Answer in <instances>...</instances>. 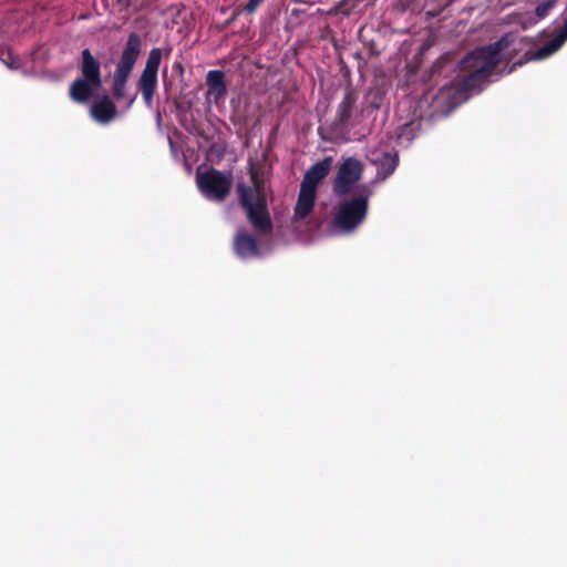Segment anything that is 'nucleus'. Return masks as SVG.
I'll return each instance as SVG.
<instances>
[{
	"label": "nucleus",
	"instance_id": "16",
	"mask_svg": "<svg viewBox=\"0 0 567 567\" xmlns=\"http://www.w3.org/2000/svg\"><path fill=\"white\" fill-rule=\"evenodd\" d=\"M317 193L300 187L297 203L293 209V220H303L313 210Z\"/></svg>",
	"mask_w": 567,
	"mask_h": 567
},
{
	"label": "nucleus",
	"instance_id": "3",
	"mask_svg": "<svg viewBox=\"0 0 567 567\" xmlns=\"http://www.w3.org/2000/svg\"><path fill=\"white\" fill-rule=\"evenodd\" d=\"M250 179L251 185L244 182H238L236 185L239 205L246 212L247 219L255 230L261 235H269L272 233V221L264 194V183L252 165Z\"/></svg>",
	"mask_w": 567,
	"mask_h": 567
},
{
	"label": "nucleus",
	"instance_id": "2",
	"mask_svg": "<svg viewBox=\"0 0 567 567\" xmlns=\"http://www.w3.org/2000/svg\"><path fill=\"white\" fill-rule=\"evenodd\" d=\"M250 179L251 185L244 182H238L236 185L239 205L246 212L247 219L255 230L261 235H269L272 233V221L264 194V183L252 165Z\"/></svg>",
	"mask_w": 567,
	"mask_h": 567
},
{
	"label": "nucleus",
	"instance_id": "22",
	"mask_svg": "<svg viewBox=\"0 0 567 567\" xmlns=\"http://www.w3.org/2000/svg\"><path fill=\"white\" fill-rule=\"evenodd\" d=\"M369 49H370V55H379V51H377L374 42H370Z\"/></svg>",
	"mask_w": 567,
	"mask_h": 567
},
{
	"label": "nucleus",
	"instance_id": "23",
	"mask_svg": "<svg viewBox=\"0 0 567 567\" xmlns=\"http://www.w3.org/2000/svg\"><path fill=\"white\" fill-rule=\"evenodd\" d=\"M6 63L8 64V66L10 69H17L18 68V65H14L13 62H11V63L6 62Z\"/></svg>",
	"mask_w": 567,
	"mask_h": 567
},
{
	"label": "nucleus",
	"instance_id": "15",
	"mask_svg": "<svg viewBox=\"0 0 567 567\" xmlns=\"http://www.w3.org/2000/svg\"><path fill=\"white\" fill-rule=\"evenodd\" d=\"M117 114L116 105L112 102V100L104 95L99 101L92 104L91 106V115L92 117L102 124H106L115 118Z\"/></svg>",
	"mask_w": 567,
	"mask_h": 567
},
{
	"label": "nucleus",
	"instance_id": "20",
	"mask_svg": "<svg viewBox=\"0 0 567 567\" xmlns=\"http://www.w3.org/2000/svg\"><path fill=\"white\" fill-rule=\"evenodd\" d=\"M353 8H354L353 0H341L337 4L336 10L338 13L349 16L351 13V11L353 10Z\"/></svg>",
	"mask_w": 567,
	"mask_h": 567
},
{
	"label": "nucleus",
	"instance_id": "11",
	"mask_svg": "<svg viewBox=\"0 0 567 567\" xmlns=\"http://www.w3.org/2000/svg\"><path fill=\"white\" fill-rule=\"evenodd\" d=\"M332 157H324L322 161L313 164L305 174L300 187L317 193V187L330 173Z\"/></svg>",
	"mask_w": 567,
	"mask_h": 567
},
{
	"label": "nucleus",
	"instance_id": "10",
	"mask_svg": "<svg viewBox=\"0 0 567 567\" xmlns=\"http://www.w3.org/2000/svg\"><path fill=\"white\" fill-rule=\"evenodd\" d=\"M368 158L377 166V176L381 179L390 177L399 165V154L394 150L375 148Z\"/></svg>",
	"mask_w": 567,
	"mask_h": 567
},
{
	"label": "nucleus",
	"instance_id": "17",
	"mask_svg": "<svg viewBox=\"0 0 567 567\" xmlns=\"http://www.w3.org/2000/svg\"><path fill=\"white\" fill-rule=\"evenodd\" d=\"M97 89L89 80L78 78L71 83L69 94L74 102L86 103Z\"/></svg>",
	"mask_w": 567,
	"mask_h": 567
},
{
	"label": "nucleus",
	"instance_id": "9",
	"mask_svg": "<svg viewBox=\"0 0 567 567\" xmlns=\"http://www.w3.org/2000/svg\"><path fill=\"white\" fill-rule=\"evenodd\" d=\"M359 99L358 91L351 85L344 87L342 100L338 104L333 125L337 128H346L352 126L351 120L358 111L357 102Z\"/></svg>",
	"mask_w": 567,
	"mask_h": 567
},
{
	"label": "nucleus",
	"instance_id": "7",
	"mask_svg": "<svg viewBox=\"0 0 567 567\" xmlns=\"http://www.w3.org/2000/svg\"><path fill=\"white\" fill-rule=\"evenodd\" d=\"M163 51L161 48H153L146 60L145 66L137 81V89L142 93L144 103L152 107L154 94L158 83V69L162 61Z\"/></svg>",
	"mask_w": 567,
	"mask_h": 567
},
{
	"label": "nucleus",
	"instance_id": "4",
	"mask_svg": "<svg viewBox=\"0 0 567 567\" xmlns=\"http://www.w3.org/2000/svg\"><path fill=\"white\" fill-rule=\"evenodd\" d=\"M370 192L355 193L350 199L338 204L331 223L332 229L339 234L354 231L365 219L369 209Z\"/></svg>",
	"mask_w": 567,
	"mask_h": 567
},
{
	"label": "nucleus",
	"instance_id": "5",
	"mask_svg": "<svg viewBox=\"0 0 567 567\" xmlns=\"http://www.w3.org/2000/svg\"><path fill=\"white\" fill-rule=\"evenodd\" d=\"M141 48V35L136 32H131L113 76V95L116 100H122L125 96L126 82L140 56Z\"/></svg>",
	"mask_w": 567,
	"mask_h": 567
},
{
	"label": "nucleus",
	"instance_id": "8",
	"mask_svg": "<svg viewBox=\"0 0 567 567\" xmlns=\"http://www.w3.org/2000/svg\"><path fill=\"white\" fill-rule=\"evenodd\" d=\"M363 173L362 163L354 158H346L339 166L332 181L333 194L338 197L350 194L354 185L361 179Z\"/></svg>",
	"mask_w": 567,
	"mask_h": 567
},
{
	"label": "nucleus",
	"instance_id": "12",
	"mask_svg": "<svg viewBox=\"0 0 567 567\" xmlns=\"http://www.w3.org/2000/svg\"><path fill=\"white\" fill-rule=\"evenodd\" d=\"M80 70L83 79L90 81L95 87L102 86L101 62L91 53L89 49L81 52Z\"/></svg>",
	"mask_w": 567,
	"mask_h": 567
},
{
	"label": "nucleus",
	"instance_id": "13",
	"mask_svg": "<svg viewBox=\"0 0 567 567\" xmlns=\"http://www.w3.org/2000/svg\"><path fill=\"white\" fill-rule=\"evenodd\" d=\"M207 99L218 104L227 95L225 73L221 70H210L206 75Z\"/></svg>",
	"mask_w": 567,
	"mask_h": 567
},
{
	"label": "nucleus",
	"instance_id": "21",
	"mask_svg": "<svg viewBox=\"0 0 567 567\" xmlns=\"http://www.w3.org/2000/svg\"><path fill=\"white\" fill-rule=\"evenodd\" d=\"M265 0H248V2L244 7V11L247 13H254L258 6Z\"/></svg>",
	"mask_w": 567,
	"mask_h": 567
},
{
	"label": "nucleus",
	"instance_id": "1",
	"mask_svg": "<svg viewBox=\"0 0 567 567\" xmlns=\"http://www.w3.org/2000/svg\"><path fill=\"white\" fill-rule=\"evenodd\" d=\"M507 47L505 37L494 43L468 52L460 62L462 71L468 72L460 83L462 91L472 92L481 89L502 62V52Z\"/></svg>",
	"mask_w": 567,
	"mask_h": 567
},
{
	"label": "nucleus",
	"instance_id": "26",
	"mask_svg": "<svg viewBox=\"0 0 567 567\" xmlns=\"http://www.w3.org/2000/svg\"><path fill=\"white\" fill-rule=\"evenodd\" d=\"M355 58L361 59V54H360V53H357V54H355Z\"/></svg>",
	"mask_w": 567,
	"mask_h": 567
},
{
	"label": "nucleus",
	"instance_id": "14",
	"mask_svg": "<svg viewBox=\"0 0 567 567\" xmlns=\"http://www.w3.org/2000/svg\"><path fill=\"white\" fill-rule=\"evenodd\" d=\"M233 247L235 254L241 259L258 257L260 255L256 237L244 230L236 233Z\"/></svg>",
	"mask_w": 567,
	"mask_h": 567
},
{
	"label": "nucleus",
	"instance_id": "6",
	"mask_svg": "<svg viewBox=\"0 0 567 567\" xmlns=\"http://www.w3.org/2000/svg\"><path fill=\"white\" fill-rule=\"evenodd\" d=\"M196 184L206 199L221 203L228 197L231 190L233 179L230 175H226L225 173L210 167L203 173L197 172Z\"/></svg>",
	"mask_w": 567,
	"mask_h": 567
},
{
	"label": "nucleus",
	"instance_id": "24",
	"mask_svg": "<svg viewBox=\"0 0 567 567\" xmlns=\"http://www.w3.org/2000/svg\"><path fill=\"white\" fill-rule=\"evenodd\" d=\"M165 52H166V56H168L171 54V52H172V48L171 47L166 48Z\"/></svg>",
	"mask_w": 567,
	"mask_h": 567
},
{
	"label": "nucleus",
	"instance_id": "19",
	"mask_svg": "<svg viewBox=\"0 0 567 567\" xmlns=\"http://www.w3.org/2000/svg\"><path fill=\"white\" fill-rule=\"evenodd\" d=\"M557 2L558 0H544L543 2H540L535 9L536 17H538L539 19L545 18L548 14V12L556 6Z\"/></svg>",
	"mask_w": 567,
	"mask_h": 567
},
{
	"label": "nucleus",
	"instance_id": "25",
	"mask_svg": "<svg viewBox=\"0 0 567 567\" xmlns=\"http://www.w3.org/2000/svg\"><path fill=\"white\" fill-rule=\"evenodd\" d=\"M174 66H175L176 69H179L181 71H183V68H182V64H181V63H176Z\"/></svg>",
	"mask_w": 567,
	"mask_h": 567
},
{
	"label": "nucleus",
	"instance_id": "18",
	"mask_svg": "<svg viewBox=\"0 0 567 567\" xmlns=\"http://www.w3.org/2000/svg\"><path fill=\"white\" fill-rule=\"evenodd\" d=\"M451 62V56L449 54H443L437 58L430 70L427 71V81H432L436 75L441 73V71Z\"/></svg>",
	"mask_w": 567,
	"mask_h": 567
}]
</instances>
